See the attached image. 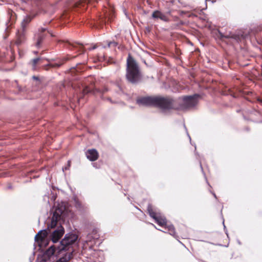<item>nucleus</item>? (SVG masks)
<instances>
[{
    "mask_svg": "<svg viewBox=\"0 0 262 262\" xmlns=\"http://www.w3.org/2000/svg\"><path fill=\"white\" fill-rule=\"evenodd\" d=\"M30 262H32V259H31V257L30 258Z\"/></svg>",
    "mask_w": 262,
    "mask_h": 262,
    "instance_id": "4c0bfd02",
    "label": "nucleus"
},
{
    "mask_svg": "<svg viewBox=\"0 0 262 262\" xmlns=\"http://www.w3.org/2000/svg\"><path fill=\"white\" fill-rule=\"evenodd\" d=\"M156 100V96H143L138 98L136 100V103L139 105L144 106L155 107Z\"/></svg>",
    "mask_w": 262,
    "mask_h": 262,
    "instance_id": "6e6552de",
    "label": "nucleus"
},
{
    "mask_svg": "<svg viewBox=\"0 0 262 262\" xmlns=\"http://www.w3.org/2000/svg\"><path fill=\"white\" fill-rule=\"evenodd\" d=\"M155 221L161 226H164L167 223V219L164 215H162L161 213H159V215Z\"/></svg>",
    "mask_w": 262,
    "mask_h": 262,
    "instance_id": "4468645a",
    "label": "nucleus"
},
{
    "mask_svg": "<svg viewBox=\"0 0 262 262\" xmlns=\"http://www.w3.org/2000/svg\"><path fill=\"white\" fill-rule=\"evenodd\" d=\"M152 17L155 19H160L161 20L164 21H168L167 16L161 11L158 10H156L153 12L152 14Z\"/></svg>",
    "mask_w": 262,
    "mask_h": 262,
    "instance_id": "f8f14e48",
    "label": "nucleus"
},
{
    "mask_svg": "<svg viewBox=\"0 0 262 262\" xmlns=\"http://www.w3.org/2000/svg\"><path fill=\"white\" fill-rule=\"evenodd\" d=\"M107 100L110 101L111 103H113L112 99L110 98H107Z\"/></svg>",
    "mask_w": 262,
    "mask_h": 262,
    "instance_id": "2f4dec72",
    "label": "nucleus"
},
{
    "mask_svg": "<svg viewBox=\"0 0 262 262\" xmlns=\"http://www.w3.org/2000/svg\"><path fill=\"white\" fill-rule=\"evenodd\" d=\"M40 60V58L39 57H37V58H34L33 59H32V67H33V68L34 69H35L36 68V66L37 64V63H38V62Z\"/></svg>",
    "mask_w": 262,
    "mask_h": 262,
    "instance_id": "f3484780",
    "label": "nucleus"
},
{
    "mask_svg": "<svg viewBox=\"0 0 262 262\" xmlns=\"http://www.w3.org/2000/svg\"><path fill=\"white\" fill-rule=\"evenodd\" d=\"M12 188V186L11 185V184H9L8 186V189H11Z\"/></svg>",
    "mask_w": 262,
    "mask_h": 262,
    "instance_id": "c756f323",
    "label": "nucleus"
},
{
    "mask_svg": "<svg viewBox=\"0 0 262 262\" xmlns=\"http://www.w3.org/2000/svg\"><path fill=\"white\" fill-rule=\"evenodd\" d=\"M245 129L247 131H249L250 130V128L249 127H246Z\"/></svg>",
    "mask_w": 262,
    "mask_h": 262,
    "instance_id": "72a5a7b5",
    "label": "nucleus"
},
{
    "mask_svg": "<svg viewBox=\"0 0 262 262\" xmlns=\"http://www.w3.org/2000/svg\"><path fill=\"white\" fill-rule=\"evenodd\" d=\"M187 136L188 137H189V139H190V141L191 142V138H190V136H189V134L188 133V132H187Z\"/></svg>",
    "mask_w": 262,
    "mask_h": 262,
    "instance_id": "473e14b6",
    "label": "nucleus"
},
{
    "mask_svg": "<svg viewBox=\"0 0 262 262\" xmlns=\"http://www.w3.org/2000/svg\"><path fill=\"white\" fill-rule=\"evenodd\" d=\"M146 30L147 32H149L150 31V30L149 28H146Z\"/></svg>",
    "mask_w": 262,
    "mask_h": 262,
    "instance_id": "7c9ffc66",
    "label": "nucleus"
},
{
    "mask_svg": "<svg viewBox=\"0 0 262 262\" xmlns=\"http://www.w3.org/2000/svg\"><path fill=\"white\" fill-rule=\"evenodd\" d=\"M200 97L198 94L185 96L177 99L176 110L184 111L194 107L198 103V99Z\"/></svg>",
    "mask_w": 262,
    "mask_h": 262,
    "instance_id": "39448f33",
    "label": "nucleus"
},
{
    "mask_svg": "<svg viewBox=\"0 0 262 262\" xmlns=\"http://www.w3.org/2000/svg\"><path fill=\"white\" fill-rule=\"evenodd\" d=\"M184 127H185V129L187 130V128H186V126L185 125H184Z\"/></svg>",
    "mask_w": 262,
    "mask_h": 262,
    "instance_id": "a19ab883",
    "label": "nucleus"
},
{
    "mask_svg": "<svg viewBox=\"0 0 262 262\" xmlns=\"http://www.w3.org/2000/svg\"><path fill=\"white\" fill-rule=\"evenodd\" d=\"M258 122H259V123H262V121H259Z\"/></svg>",
    "mask_w": 262,
    "mask_h": 262,
    "instance_id": "79ce46f5",
    "label": "nucleus"
},
{
    "mask_svg": "<svg viewBox=\"0 0 262 262\" xmlns=\"http://www.w3.org/2000/svg\"><path fill=\"white\" fill-rule=\"evenodd\" d=\"M125 76L127 81L132 84H137L142 80V74L139 67L130 54L127 59Z\"/></svg>",
    "mask_w": 262,
    "mask_h": 262,
    "instance_id": "7ed1b4c3",
    "label": "nucleus"
},
{
    "mask_svg": "<svg viewBox=\"0 0 262 262\" xmlns=\"http://www.w3.org/2000/svg\"><path fill=\"white\" fill-rule=\"evenodd\" d=\"M33 17L34 16L31 15H27L23 19L21 23V28L17 31V37L19 43H21L25 40L27 27Z\"/></svg>",
    "mask_w": 262,
    "mask_h": 262,
    "instance_id": "423d86ee",
    "label": "nucleus"
},
{
    "mask_svg": "<svg viewBox=\"0 0 262 262\" xmlns=\"http://www.w3.org/2000/svg\"><path fill=\"white\" fill-rule=\"evenodd\" d=\"M86 158L91 161H94L98 158V153L96 149H89L86 152Z\"/></svg>",
    "mask_w": 262,
    "mask_h": 262,
    "instance_id": "9d476101",
    "label": "nucleus"
},
{
    "mask_svg": "<svg viewBox=\"0 0 262 262\" xmlns=\"http://www.w3.org/2000/svg\"><path fill=\"white\" fill-rule=\"evenodd\" d=\"M118 45V43L115 41H110L107 43V47H115Z\"/></svg>",
    "mask_w": 262,
    "mask_h": 262,
    "instance_id": "a211bd4d",
    "label": "nucleus"
},
{
    "mask_svg": "<svg viewBox=\"0 0 262 262\" xmlns=\"http://www.w3.org/2000/svg\"><path fill=\"white\" fill-rule=\"evenodd\" d=\"M160 231L163 232V230H162L161 229H160Z\"/></svg>",
    "mask_w": 262,
    "mask_h": 262,
    "instance_id": "a18cd8bd",
    "label": "nucleus"
},
{
    "mask_svg": "<svg viewBox=\"0 0 262 262\" xmlns=\"http://www.w3.org/2000/svg\"><path fill=\"white\" fill-rule=\"evenodd\" d=\"M210 192L212 194V195L215 199H217V196L214 192H212L211 190H210Z\"/></svg>",
    "mask_w": 262,
    "mask_h": 262,
    "instance_id": "cd10ccee",
    "label": "nucleus"
},
{
    "mask_svg": "<svg viewBox=\"0 0 262 262\" xmlns=\"http://www.w3.org/2000/svg\"><path fill=\"white\" fill-rule=\"evenodd\" d=\"M160 231L163 232V230H162L161 229H160Z\"/></svg>",
    "mask_w": 262,
    "mask_h": 262,
    "instance_id": "37998d69",
    "label": "nucleus"
},
{
    "mask_svg": "<svg viewBox=\"0 0 262 262\" xmlns=\"http://www.w3.org/2000/svg\"><path fill=\"white\" fill-rule=\"evenodd\" d=\"M160 231L163 232V230H162L161 229H160Z\"/></svg>",
    "mask_w": 262,
    "mask_h": 262,
    "instance_id": "c03bdc74",
    "label": "nucleus"
},
{
    "mask_svg": "<svg viewBox=\"0 0 262 262\" xmlns=\"http://www.w3.org/2000/svg\"><path fill=\"white\" fill-rule=\"evenodd\" d=\"M249 34L248 33L239 32L236 34H232L231 38L235 40L237 42H241L242 40L248 38Z\"/></svg>",
    "mask_w": 262,
    "mask_h": 262,
    "instance_id": "9b49d317",
    "label": "nucleus"
},
{
    "mask_svg": "<svg viewBox=\"0 0 262 262\" xmlns=\"http://www.w3.org/2000/svg\"><path fill=\"white\" fill-rule=\"evenodd\" d=\"M32 78H33V79H34V80H39V77H37V76H33L32 77Z\"/></svg>",
    "mask_w": 262,
    "mask_h": 262,
    "instance_id": "bb28decb",
    "label": "nucleus"
},
{
    "mask_svg": "<svg viewBox=\"0 0 262 262\" xmlns=\"http://www.w3.org/2000/svg\"><path fill=\"white\" fill-rule=\"evenodd\" d=\"M47 31H48L49 33L51 34V35H52V34H51V33L50 32V31L49 30H48V29Z\"/></svg>",
    "mask_w": 262,
    "mask_h": 262,
    "instance_id": "f704fd0d",
    "label": "nucleus"
},
{
    "mask_svg": "<svg viewBox=\"0 0 262 262\" xmlns=\"http://www.w3.org/2000/svg\"><path fill=\"white\" fill-rule=\"evenodd\" d=\"M71 162L70 161H68V164L66 166L62 168V170L64 171V170H68L69 169L70 166Z\"/></svg>",
    "mask_w": 262,
    "mask_h": 262,
    "instance_id": "4be33fe9",
    "label": "nucleus"
},
{
    "mask_svg": "<svg viewBox=\"0 0 262 262\" xmlns=\"http://www.w3.org/2000/svg\"><path fill=\"white\" fill-rule=\"evenodd\" d=\"M255 113H259L258 112H257V111H255Z\"/></svg>",
    "mask_w": 262,
    "mask_h": 262,
    "instance_id": "49530a36",
    "label": "nucleus"
},
{
    "mask_svg": "<svg viewBox=\"0 0 262 262\" xmlns=\"http://www.w3.org/2000/svg\"><path fill=\"white\" fill-rule=\"evenodd\" d=\"M257 101L262 104V99L258 98Z\"/></svg>",
    "mask_w": 262,
    "mask_h": 262,
    "instance_id": "c85d7f7f",
    "label": "nucleus"
},
{
    "mask_svg": "<svg viewBox=\"0 0 262 262\" xmlns=\"http://www.w3.org/2000/svg\"><path fill=\"white\" fill-rule=\"evenodd\" d=\"M223 225H224V231H225V233H226V235H227V236H228V233H227V229H226V226H225V225H224V221H223Z\"/></svg>",
    "mask_w": 262,
    "mask_h": 262,
    "instance_id": "a878e982",
    "label": "nucleus"
},
{
    "mask_svg": "<svg viewBox=\"0 0 262 262\" xmlns=\"http://www.w3.org/2000/svg\"><path fill=\"white\" fill-rule=\"evenodd\" d=\"M108 91L107 89L104 88L102 90L97 88H90L88 86H85L82 89V93L83 95L88 94L89 93L93 94L97 96L99 95L101 99H103V94L105 93Z\"/></svg>",
    "mask_w": 262,
    "mask_h": 262,
    "instance_id": "1a4fd4ad",
    "label": "nucleus"
},
{
    "mask_svg": "<svg viewBox=\"0 0 262 262\" xmlns=\"http://www.w3.org/2000/svg\"><path fill=\"white\" fill-rule=\"evenodd\" d=\"M49 195H45L44 197H43V200L45 201H47L48 203H49L50 202V201H49Z\"/></svg>",
    "mask_w": 262,
    "mask_h": 262,
    "instance_id": "393cba45",
    "label": "nucleus"
},
{
    "mask_svg": "<svg viewBox=\"0 0 262 262\" xmlns=\"http://www.w3.org/2000/svg\"><path fill=\"white\" fill-rule=\"evenodd\" d=\"M152 225L154 226V227H155L157 229H158L156 228V226H155L154 224H152Z\"/></svg>",
    "mask_w": 262,
    "mask_h": 262,
    "instance_id": "ea45409f",
    "label": "nucleus"
},
{
    "mask_svg": "<svg viewBox=\"0 0 262 262\" xmlns=\"http://www.w3.org/2000/svg\"><path fill=\"white\" fill-rule=\"evenodd\" d=\"M47 30V28L40 27L34 34L33 40L34 45L37 49H40L42 47L43 41L47 36L45 32Z\"/></svg>",
    "mask_w": 262,
    "mask_h": 262,
    "instance_id": "0eeeda50",
    "label": "nucleus"
},
{
    "mask_svg": "<svg viewBox=\"0 0 262 262\" xmlns=\"http://www.w3.org/2000/svg\"><path fill=\"white\" fill-rule=\"evenodd\" d=\"M78 235L72 232L66 234L64 238L60 241V245H51L45 251L42 255L38 256L37 262H46L56 253L61 254V257L56 262H69L74 257V250L72 251L66 252L70 246L76 243L78 239Z\"/></svg>",
    "mask_w": 262,
    "mask_h": 262,
    "instance_id": "f03ea898",
    "label": "nucleus"
},
{
    "mask_svg": "<svg viewBox=\"0 0 262 262\" xmlns=\"http://www.w3.org/2000/svg\"><path fill=\"white\" fill-rule=\"evenodd\" d=\"M200 167H201V168L202 171L203 173V174H204V175L206 181V183H207V184H208V185L211 187V186L210 185V184H209V182H208L207 179V178H206V175H205V173H204V170H203V167H202V163H201V161H200Z\"/></svg>",
    "mask_w": 262,
    "mask_h": 262,
    "instance_id": "aec40b11",
    "label": "nucleus"
},
{
    "mask_svg": "<svg viewBox=\"0 0 262 262\" xmlns=\"http://www.w3.org/2000/svg\"><path fill=\"white\" fill-rule=\"evenodd\" d=\"M147 210L149 216L155 220H156L159 215V212H156L153 211L152 205L151 204L148 205Z\"/></svg>",
    "mask_w": 262,
    "mask_h": 262,
    "instance_id": "ddd939ff",
    "label": "nucleus"
},
{
    "mask_svg": "<svg viewBox=\"0 0 262 262\" xmlns=\"http://www.w3.org/2000/svg\"><path fill=\"white\" fill-rule=\"evenodd\" d=\"M74 202H75V205L77 207H81V204H80V203L78 201V200L77 199V198L76 197L74 198Z\"/></svg>",
    "mask_w": 262,
    "mask_h": 262,
    "instance_id": "412c9836",
    "label": "nucleus"
},
{
    "mask_svg": "<svg viewBox=\"0 0 262 262\" xmlns=\"http://www.w3.org/2000/svg\"><path fill=\"white\" fill-rule=\"evenodd\" d=\"M92 49H96V47H95V46H94Z\"/></svg>",
    "mask_w": 262,
    "mask_h": 262,
    "instance_id": "c9c22d12",
    "label": "nucleus"
},
{
    "mask_svg": "<svg viewBox=\"0 0 262 262\" xmlns=\"http://www.w3.org/2000/svg\"><path fill=\"white\" fill-rule=\"evenodd\" d=\"M195 151L196 150V145L194 144Z\"/></svg>",
    "mask_w": 262,
    "mask_h": 262,
    "instance_id": "58836bf2",
    "label": "nucleus"
},
{
    "mask_svg": "<svg viewBox=\"0 0 262 262\" xmlns=\"http://www.w3.org/2000/svg\"><path fill=\"white\" fill-rule=\"evenodd\" d=\"M177 99L170 96H156L155 107L159 108L161 112L166 114L174 110H176Z\"/></svg>",
    "mask_w": 262,
    "mask_h": 262,
    "instance_id": "20e7f679",
    "label": "nucleus"
},
{
    "mask_svg": "<svg viewBox=\"0 0 262 262\" xmlns=\"http://www.w3.org/2000/svg\"><path fill=\"white\" fill-rule=\"evenodd\" d=\"M219 35H220V37L221 38L223 39L224 38H227L229 37L228 36H226V35H224L221 32H220V31H219Z\"/></svg>",
    "mask_w": 262,
    "mask_h": 262,
    "instance_id": "5701e85b",
    "label": "nucleus"
},
{
    "mask_svg": "<svg viewBox=\"0 0 262 262\" xmlns=\"http://www.w3.org/2000/svg\"><path fill=\"white\" fill-rule=\"evenodd\" d=\"M68 43L69 46H72L73 48H75L76 47V45H79V43L77 42L72 43L70 42H68Z\"/></svg>",
    "mask_w": 262,
    "mask_h": 262,
    "instance_id": "b1692460",
    "label": "nucleus"
},
{
    "mask_svg": "<svg viewBox=\"0 0 262 262\" xmlns=\"http://www.w3.org/2000/svg\"><path fill=\"white\" fill-rule=\"evenodd\" d=\"M64 210L65 207H57L53 212L51 222L48 225V228L40 230L35 236V242L37 243L39 248L48 246L50 241L54 244L60 243V239L64 233V228L60 225L53 231L49 229L54 228L57 226V222L62 219L64 215ZM58 245H60V244Z\"/></svg>",
    "mask_w": 262,
    "mask_h": 262,
    "instance_id": "f257e3e1",
    "label": "nucleus"
},
{
    "mask_svg": "<svg viewBox=\"0 0 262 262\" xmlns=\"http://www.w3.org/2000/svg\"><path fill=\"white\" fill-rule=\"evenodd\" d=\"M34 53H35V54H37V53H38V52H37V51H35V52H34Z\"/></svg>",
    "mask_w": 262,
    "mask_h": 262,
    "instance_id": "e433bc0d",
    "label": "nucleus"
},
{
    "mask_svg": "<svg viewBox=\"0 0 262 262\" xmlns=\"http://www.w3.org/2000/svg\"><path fill=\"white\" fill-rule=\"evenodd\" d=\"M75 56H71L70 55H68L67 57H63L62 58L60 59V60L58 62H55L53 64V67H57L59 68L61 67L65 62L69 60L71 58H75Z\"/></svg>",
    "mask_w": 262,
    "mask_h": 262,
    "instance_id": "2eb2a0df",
    "label": "nucleus"
},
{
    "mask_svg": "<svg viewBox=\"0 0 262 262\" xmlns=\"http://www.w3.org/2000/svg\"><path fill=\"white\" fill-rule=\"evenodd\" d=\"M50 200L54 202L56 199V194L53 193L52 191L50 192Z\"/></svg>",
    "mask_w": 262,
    "mask_h": 262,
    "instance_id": "6ab92c4d",
    "label": "nucleus"
},
{
    "mask_svg": "<svg viewBox=\"0 0 262 262\" xmlns=\"http://www.w3.org/2000/svg\"><path fill=\"white\" fill-rule=\"evenodd\" d=\"M165 229H167V231L169 232V234L173 236L174 237L177 238V236L176 235V233L175 231V228L173 225L169 224L168 225L167 223L164 226Z\"/></svg>",
    "mask_w": 262,
    "mask_h": 262,
    "instance_id": "dca6fc26",
    "label": "nucleus"
}]
</instances>
